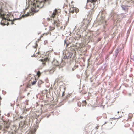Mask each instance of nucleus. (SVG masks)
<instances>
[{
    "mask_svg": "<svg viewBox=\"0 0 134 134\" xmlns=\"http://www.w3.org/2000/svg\"><path fill=\"white\" fill-rule=\"evenodd\" d=\"M50 0H28L29 5H32L31 10L32 12H36L38 11L40 8L44 6L45 2L49 1Z\"/></svg>",
    "mask_w": 134,
    "mask_h": 134,
    "instance_id": "obj_1",
    "label": "nucleus"
},
{
    "mask_svg": "<svg viewBox=\"0 0 134 134\" xmlns=\"http://www.w3.org/2000/svg\"><path fill=\"white\" fill-rule=\"evenodd\" d=\"M2 18V20L1 23L2 25H4L9 24L8 21H11L12 24H13V21L14 20L13 15L10 13H9L6 15L2 9H0V17Z\"/></svg>",
    "mask_w": 134,
    "mask_h": 134,
    "instance_id": "obj_2",
    "label": "nucleus"
},
{
    "mask_svg": "<svg viewBox=\"0 0 134 134\" xmlns=\"http://www.w3.org/2000/svg\"><path fill=\"white\" fill-rule=\"evenodd\" d=\"M98 6V2L97 0H87V4L85 7L86 9H96Z\"/></svg>",
    "mask_w": 134,
    "mask_h": 134,
    "instance_id": "obj_3",
    "label": "nucleus"
},
{
    "mask_svg": "<svg viewBox=\"0 0 134 134\" xmlns=\"http://www.w3.org/2000/svg\"><path fill=\"white\" fill-rule=\"evenodd\" d=\"M55 25L57 27L60 26L61 25V23L58 20H54L52 25L50 26L49 30L51 31L54 30L55 28Z\"/></svg>",
    "mask_w": 134,
    "mask_h": 134,
    "instance_id": "obj_4",
    "label": "nucleus"
},
{
    "mask_svg": "<svg viewBox=\"0 0 134 134\" xmlns=\"http://www.w3.org/2000/svg\"><path fill=\"white\" fill-rule=\"evenodd\" d=\"M121 6L122 10L125 12L124 14H126L128 12V6L126 5H121Z\"/></svg>",
    "mask_w": 134,
    "mask_h": 134,
    "instance_id": "obj_5",
    "label": "nucleus"
},
{
    "mask_svg": "<svg viewBox=\"0 0 134 134\" xmlns=\"http://www.w3.org/2000/svg\"><path fill=\"white\" fill-rule=\"evenodd\" d=\"M4 122L5 127L4 130L6 131L7 129L9 127L10 124L9 121H4Z\"/></svg>",
    "mask_w": 134,
    "mask_h": 134,
    "instance_id": "obj_6",
    "label": "nucleus"
},
{
    "mask_svg": "<svg viewBox=\"0 0 134 134\" xmlns=\"http://www.w3.org/2000/svg\"><path fill=\"white\" fill-rule=\"evenodd\" d=\"M26 123L27 121L26 120H24L23 122L21 121L19 123V126L21 127H25L26 126Z\"/></svg>",
    "mask_w": 134,
    "mask_h": 134,
    "instance_id": "obj_7",
    "label": "nucleus"
},
{
    "mask_svg": "<svg viewBox=\"0 0 134 134\" xmlns=\"http://www.w3.org/2000/svg\"><path fill=\"white\" fill-rule=\"evenodd\" d=\"M58 11L59 10L56 9H55L53 13L52 14L51 17L53 18H54L55 16V15H57L58 14Z\"/></svg>",
    "mask_w": 134,
    "mask_h": 134,
    "instance_id": "obj_8",
    "label": "nucleus"
},
{
    "mask_svg": "<svg viewBox=\"0 0 134 134\" xmlns=\"http://www.w3.org/2000/svg\"><path fill=\"white\" fill-rule=\"evenodd\" d=\"M49 60V59L48 58H46L44 59L41 60V61L42 62V64L43 66L45 65L46 62L48 61Z\"/></svg>",
    "mask_w": 134,
    "mask_h": 134,
    "instance_id": "obj_9",
    "label": "nucleus"
},
{
    "mask_svg": "<svg viewBox=\"0 0 134 134\" xmlns=\"http://www.w3.org/2000/svg\"><path fill=\"white\" fill-rule=\"evenodd\" d=\"M38 46V45L37 43V41L35 43V45L34 46H33L32 47L31 49L32 51H34L35 52L37 49V47Z\"/></svg>",
    "mask_w": 134,
    "mask_h": 134,
    "instance_id": "obj_10",
    "label": "nucleus"
},
{
    "mask_svg": "<svg viewBox=\"0 0 134 134\" xmlns=\"http://www.w3.org/2000/svg\"><path fill=\"white\" fill-rule=\"evenodd\" d=\"M119 53V49H117L115 51V53L114 55V56H115V58H116Z\"/></svg>",
    "mask_w": 134,
    "mask_h": 134,
    "instance_id": "obj_11",
    "label": "nucleus"
},
{
    "mask_svg": "<svg viewBox=\"0 0 134 134\" xmlns=\"http://www.w3.org/2000/svg\"><path fill=\"white\" fill-rule=\"evenodd\" d=\"M33 79H34V80L32 82V81L31 82L32 85L35 84L37 82V80L35 77H34Z\"/></svg>",
    "mask_w": 134,
    "mask_h": 134,
    "instance_id": "obj_12",
    "label": "nucleus"
},
{
    "mask_svg": "<svg viewBox=\"0 0 134 134\" xmlns=\"http://www.w3.org/2000/svg\"><path fill=\"white\" fill-rule=\"evenodd\" d=\"M73 9L72 10H71V9H70V10L69 11V15L70 16L71 13L73 14L74 13V8H72Z\"/></svg>",
    "mask_w": 134,
    "mask_h": 134,
    "instance_id": "obj_13",
    "label": "nucleus"
},
{
    "mask_svg": "<svg viewBox=\"0 0 134 134\" xmlns=\"http://www.w3.org/2000/svg\"><path fill=\"white\" fill-rule=\"evenodd\" d=\"M48 34H47V33H44L42 35H41V37H40V38H41V37H43V36L44 35H48ZM41 38L40 39V40L39 39H38V41H39V40H40Z\"/></svg>",
    "mask_w": 134,
    "mask_h": 134,
    "instance_id": "obj_14",
    "label": "nucleus"
},
{
    "mask_svg": "<svg viewBox=\"0 0 134 134\" xmlns=\"http://www.w3.org/2000/svg\"><path fill=\"white\" fill-rule=\"evenodd\" d=\"M41 74V73L39 71H38L37 74L38 77H39L40 76Z\"/></svg>",
    "mask_w": 134,
    "mask_h": 134,
    "instance_id": "obj_15",
    "label": "nucleus"
},
{
    "mask_svg": "<svg viewBox=\"0 0 134 134\" xmlns=\"http://www.w3.org/2000/svg\"><path fill=\"white\" fill-rule=\"evenodd\" d=\"M74 11L75 12L76 14L77 12H78V11H79V10L78 9H74Z\"/></svg>",
    "mask_w": 134,
    "mask_h": 134,
    "instance_id": "obj_16",
    "label": "nucleus"
},
{
    "mask_svg": "<svg viewBox=\"0 0 134 134\" xmlns=\"http://www.w3.org/2000/svg\"><path fill=\"white\" fill-rule=\"evenodd\" d=\"M8 134H15V133L14 132H9L8 133Z\"/></svg>",
    "mask_w": 134,
    "mask_h": 134,
    "instance_id": "obj_17",
    "label": "nucleus"
},
{
    "mask_svg": "<svg viewBox=\"0 0 134 134\" xmlns=\"http://www.w3.org/2000/svg\"><path fill=\"white\" fill-rule=\"evenodd\" d=\"M77 67L76 66H74L72 68V71H74L75 69H76V68H77Z\"/></svg>",
    "mask_w": 134,
    "mask_h": 134,
    "instance_id": "obj_18",
    "label": "nucleus"
},
{
    "mask_svg": "<svg viewBox=\"0 0 134 134\" xmlns=\"http://www.w3.org/2000/svg\"><path fill=\"white\" fill-rule=\"evenodd\" d=\"M28 87H29V85L28 84L26 86V88L24 90V91H26L27 90V89H26L28 88Z\"/></svg>",
    "mask_w": 134,
    "mask_h": 134,
    "instance_id": "obj_19",
    "label": "nucleus"
},
{
    "mask_svg": "<svg viewBox=\"0 0 134 134\" xmlns=\"http://www.w3.org/2000/svg\"><path fill=\"white\" fill-rule=\"evenodd\" d=\"M31 13H27V14H26L25 15L26 16H27L29 15H31L30 14H31Z\"/></svg>",
    "mask_w": 134,
    "mask_h": 134,
    "instance_id": "obj_20",
    "label": "nucleus"
},
{
    "mask_svg": "<svg viewBox=\"0 0 134 134\" xmlns=\"http://www.w3.org/2000/svg\"><path fill=\"white\" fill-rule=\"evenodd\" d=\"M111 17H112V18H113L114 16L113 14L112 13H111Z\"/></svg>",
    "mask_w": 134,
    "mask_h": 134,
    "instance_id": "obj_21",
    "label": "nucleus"
},
{
    "mask_svg": "<svg viewBox=\"0 0 134 134\" xmlns=\"http://www.w3.org/2000/svg\"><path fill=\"white\" fill-rule=\"evenodd\" d=\"M84 106H85V105L86 104V100H84Z\"/></svg>",
    "mask_w": 134,
    "mask_h": 134,
    "instance_id": "obj_22",
    "label": "nucleus"
},
{
    "mask_svg": "<svg viewBox=\"0 0 134 134\" xmlns=\"http://www.w3.org/2000/svg\"><path fill=\"white\" fill-rule=\"evenodd\" d=\"M65 95V94H64V92H63V94H62V97H63V96L64 95Z\"/></svg>",
    "mask_w": 134,
    "mask_h": 134,
    "instance_id": "obj_23",
    "label": "nucleus"
},
{
    "mask_svg": "<svg viewBox=\"0 0 134 134\" xmlns=\"http://www.w3.org/2000/svg\"><path fill=\"white\" fill-rule=\"evenodd\" d=\"M131 95V93H129V94H128V95L130 96Z\"/></svg>",
    "mask_w": 134,
    "mask_h": 134,
    "instance_id": "obj_24",
    "label": "nucleus"
},
{
    "mask_svg": "<svg viewBox=\"0 0 134 134\" xmlns=\"http://www.w3.org/2000/svg\"><path fill=\"white\" fill-rule=\"evenodd\" d=\"M86 21L87 22V20H85V19H84V23H86Z\"/></svg>",
    "mask_w": 134,
    "mask_h": 134,
    "instance_id": "obj_25",
    "label": "nucleus"
},
{
    "mask_svg": "<svg viewBox=\"0 0 134 134\" xmlns=\"http://www.w3.org/2000/svg\"><path fill=\"white\" fill-rule=\"evenodd\" d=\"M20 118L21 119H23V117L22 116H20Z\"/></svg>",
    "mask_w": 134,
    "mask_h": 134,
    "instance_id": "obj_26",
    "label": "nucleus"
},
{
    "mask_svg": "<svg viewBox=\"0 0 134 134\" xmlns=\"http://www.w3.org/2000/svg\"><path fill=\"white\" fill-rule=\"evenodd\" d=\"M121 117H119L118 118H116V119H119Z\"/></svg>",
    "mask_w": 134,
    "mask_h": 134,
    "instance_id": "obj_27",
    "label": "nucleus"
},
{
    "mask_svg": "<svg viewBox=\"0 0 134 134\" xmlns=\"http://www.w3.org/2000/svg\"><path fill=\"white\" fill-rule=\"evenodd\" d=\"M131 59H132L133 61H134V58H131Z\"/></svg>",
    "mask_w": 134,
    "mask_h": 134,
    "instance_id": "obj_28",
    "label": "nucleus"
},
{
    "mask_svg": "<svg viewBox=\"0 0 134 134\" xmlns=\"http://www.w3.org/2000/svg\"><path fill=\"white\" fill-rule=\"evenodd\" d=\"M107 122H105V123L103 125H104L105 124H106Z\"/></svg>",
    "mask_w": 134,
    "mask_h": 134,
    "instance_id": "obj_29",
    "label": "nucleus"
},
{
    "mask_svg": "<svg viewBox=\"0 0 134 134\" xmlns=\"http://www.w3.org/2000/svg\"><path fill=\"white\" fill-rule=\"evenodd\" d=\"M47 20H49L50 19H49V18H47Z\"/></svg>",
    "mask_w": 134,
    "mask_h": 134,
    "instance_id": "obj_30",
    "label": "nucleus"
},
{
    "mask_svg": "<svg viewBox=\"0 0 134 134\" xmlns=\"http://www.w3.org/2000/svg\"><path fill=\"white\" fill-rule=\"evenodd\" d=\"M34 131L35 132L36 131V130L35 129H34Z\"/></svg>",
    "mask_w": 134,
    "mask_h": 134,
    "instance_id": "obj_31",
    "label": "nucleus"
},
{
    "mask_svg": "<svg viewBox=\"0 0 134 134\" xmlns=\"http://www.w3.org/2000/svg\"><path fill=\"white\" fill-rule=\"evenodd\" d=\"M85 74V75H86V71L84 72V74Z\"/></svg>",
    "mask_w": 134,
    "mask_h": 134,
    "instance_id": "obj_32",
    "label": "nucleus"
},
{
    "mask_svg": "<svg viewBox=\"0 0 134 134\" xmlns=\"http://www.w3.org/2000/svg\"><path fill=\"white\" fill-rule=\"evenodd\" d=\"M30 94V93H27V96H28L29 94Z\"/></svg>",
    "mask_w": 134,
    "mask_h": 134,
    "instance_id": "obj_33",
    "label": "nucleus"
},
{
    "mask_svg": "<svg viewBox=\"0 0 134 134\" xmlns=\"http://www.w3.org/2000/svg\"><path fill=\"white\" fill-rule=\"evenodd\" d=\"M96 129H97L98 128V127H96Z\"/></svg>",
    "mask_w": 134,
    "mask_h": 134,
    "instance_id": "obj_34",
    "label": "nucleus"
},
{
    "mask_svg": "<svg viewBox=\"0 0 134 134\" xmlns=\"http://www.w3.org/2000/svg\"><path fill=\"white\" fill-rule=\"evenodd\" d=\"M85 36H87L85 34Z\"/></svg>",
    "mask_w": 134,
    "mask_h": 134,
    "instance_id": "obj_35",
    "label": "nucleus"
},
{
    "mask_svg": "<svg viewBox=\"0 0 134 134\" xmlns=\"http://www.w3.org/2000/svg\"><path fill=\"white\" fill-rule=\"evenodd\" d=\"M119 113V111H118V112H117V113Z\"/></svg>",
    "mask_w": 134,
    "mask_h": 134,
    "instance_id": "obj_36",
    "label": "nucleus"
},
{
    "mask_svg": "<svg viewBox=\"0 0 134 134\" xmlns=\"http://www.w3.org/2000/svg\"><path fill=\"white\" fill-rule=\"evenodd\" d=\"M85 27H86V26H85V27H84V29L85 28Z\"/></svg>",
    "mask_w": 134,
    "mask_h": 134,
    "instance_id": "obj_37",
    "label": "nucleus"
},
{
    "mask_svg": "<svg viewBox=\"0 0 134 134\" xmlns=\"http://www.w3.org/2000/svg\"><path fill=\"white\" fill-rule=\"evenodd\" d=\"M0 99L1 100V97H0Z\"/></svg>",
    "mask_w": 134,
    "mask_h": 134,
    "instance_id": "obj_38",
    "label": "nucleus"
},
{
    "mask_svg": "<svg viewBox=\"0 0 134 134\" xmlns=\"http://www.w3.org/2000/svg\"><path fill=\"white\" fill-rule=\"evenodd\" d=\"M58 65V64H57V65H56L57 66V65Z\"/></svg>",
    "mask_w": 134,
    "mask_h": 134,
    "instance_id": "obj_39",
    "label": "nucleus"
},
{
    "mask_svg": "<svg viewBox=\"0 0 134 134\" xmlns=\"http://www.w3.org/2000/svg\"><path fill=\"white\" fill-rule=\"evenodd\" d=\"M87 76H86V77L87 78Z\"/></svg>",
    "mask_w": 134,
    "mask_h": 134,
    "instance_id": "obj_40",
    "label": "nucleus"
},
{
    "mask_svg": "<svg viewBox=\"0 0 134 134\" xmlns=\"http://www.w3.org/2000/svg\"><path fill=\"white\" fill-rule=\"evenodd\" d=\"M84 40H85V37L84 36Z\"/></svg>",
    "mask_w": 134,
    "mask_h": 134,
    "instance_id": "obj_41",
    "label": "nucleus"
},
{
    "mask_svg": "<svg viewBox=\"0 0 134 134\" xmlns=\"http://www.w3.org/2000/svg\"><path fill=\"white\" fill-rule=\"evenodd\" d=\"M55 62V61H54V62H53V63H54V62Z\"/></svg>",
    "mask_w": 134,
    "mask_h": 134,
    "instance_id": "obj_42",
    "label": "nucleus"
},
{
    "mask_svg": "<svg viewBox=\"0 0 134 134\" xmlns=\"http://www.w3.org/2000/svg\"><path fill=\"white\" fill-rule=\"evenodd\" d=\"M133 58H134V56H133Z\"/></svg>",
    "mask_w": 134,
    "mask_h": 134,
    "instance_id": "obj_43",
    "label": "nucleus"
},
{
    "mask_svg": "<svg viewBox=\"0 0 134 134\" xmlns=\"http://www.w3.org/2000/svg\"><path fill=\"white\" fill-rule=\"evenodd\" d=\"M87 28V26H86V28Z\"/></svg>",
    "mask_w": 134,
    "mask_h": 134,
    "instance_id": "obj_44",
    "label": "nucleus"
},
{
    "mask_svg": "<svg viewBox=\"0 0 134 134\" xmlns=\"http://www.w3.org/2000/svg\"><path fill=\"white\" fill-rule=\"evenodd\" d=\"M85 30H84V32H85Z\"/></svg>",
    "mask_w": 134,
    "mask_h": 134,
    "instance_id": "obj_45",
    "label": "nucleus"
},
{
    "mask_svg": "<svg viewBox=\"0 0 134 134\" xmlns=\"http://www.w3.org/2000/svg\"><path fill=\"white\" fill-rule=\"evenodd\" d=\"M121 87V86H120V88Z\"/></svg>",
    "mask_w": 134,
    "mask_h": 134,
    "instance_id": "obj_46",
    "label": "nucleus"
}]
</instances>
